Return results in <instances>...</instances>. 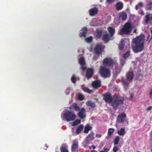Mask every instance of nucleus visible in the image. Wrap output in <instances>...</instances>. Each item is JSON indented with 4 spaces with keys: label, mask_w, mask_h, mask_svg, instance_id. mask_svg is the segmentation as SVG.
<instances>
[{
    "label": "nucleus",
    "mask_w": 152,
    "mask_h": 152,
    "mask_svg": "<svg viewBox=\"0 0 152 152\" xmlns=\"http://www.w3.org/2000/svg\"><path fill=\"white\" fill-rule=\"evenodd\" d=\"M79 62L81 65H85V62L84 58L82 57L80 58L79 60Z\"/></svg>",
    "instance_id": "obj_33"
},
{
    "label": "nucleus",
    "mask_w": 152,
    "mask_h": 152,
    "mask_svg": "<svg viewBox=\"0 0 152 152\" xmlns=\"http://www.w3.org/2000/svg\"><path fill=\"white\" fill-rule=\"evenodd\" d=\"M77 98L79 100L82 101L84 99V97L82 94H79L77 95Z\"/></svg>",
    "instance_id": "obj_38"
},
{
    "label": "nucleus",
    "mask_w": 152,
    "mask_h": 152,
    "mask_svg": "<svg viewBox=\"0 0 152 152\" xmlns=\"http://www.w3.org/2000/svg\"><path fill=\"white\" fill-rule=\"evenodd\" d=\"M99 152H104V151H100Z\"/></svg>",
    "instance_id": "obj_57"
},
{
    "label": "nucleus",
    "mask_w": 152,
    "mask_h": 152,
    "mask_svg": "<svg viewBox=\"0 0 152 152\" xmlns=\"http://www.w3.org/2000/svg\"><path fill=\"white\" fill-rule=\"evenodd\" d=\"M102 34V31L99 30H97L96 32V35L97 38H100Z\"/></svg>",
    "instance_id": "obj_35"
},
{
    "label": "nucleus",
    "mask_w": 152,
    "mask_h": 152,
    "mask_svg": "<svg viewBox=\"0 0 152 152\" xmlns=\"http://www.w3.org/2000/svg\"><path fill=\"white\" fill-rule=\"evenodd\" d=\"M110 37L108 34H104L102 37L103 40L105 42H107L109 40V37Z\"/></svg>",
    "instance_id": "obj_23"
},
{
    "label": "nucleus",
    "mask_w": 152,
    "mask_h": 152,
    "mask_svg": "<svg viewBox=\"0 0 152 152\" xmlns=\"http://www.w3.org/2000/svg\"><path fill=\"white\" fill-rule=\"evenodd\" d=\"M62 118L68 122L72 121L75 119L76 115L74 111L68 110L63 114Z\"/></svg>",
    "instance_id": "obj_3"
},
{
    "label": "nucleus",
    "mask_w": 152,
    "mask_h": 152,
    "mask_svg": "<svg viewBox=\"0 0 152 152\" xmlns=\"http://www.w3.org/2000/svg\"><path fill=\"white\" fill-rule=\"evenodd\" d=\"M107 1L108 2H113L115 0H107Z\"/></svg>",
    "instance_id": "obj_49"
},
{
    "label": "nucleus",
    "mask_w": 152,
    "mask_h": 152,
    "mask_svg": "<svg viewBox=\"0 0 152 152\" xmlns=\"http://www.w3.org/2000/svg\"><path fill=\"white\" fill-rule=\"evenodd\" d=\"M114 131V129L112 128H109L108 131V136L109 137L112 135Z\"/></svg>",
    "instance_id": "obj_34"
},
{
    "label": "nucleus",
    "mask_w": 152,
    "mask_h": 152,
    "mask_svg": "<svg viewBox=\"0 0 152 152\" xmlns=\"http://www.w3.org/2000/svg\"><path fill=\"white\" fill-rule=\"evenodd\" d=\"M86 110L84 107L82 108L78 113L77 115L78 117L81 119L85 118L86 115L85 114Z\"/></svg>",
    "instance_id": "obj_11"
},
{
    "label": "nucleus",
    "mask_w": 152,
    "mask_h": 152,
    "mask_svg": "<svg viewBox=\"0 0 152 152\" xmlns=\"http://www.w3.org/2000/svg\"><path fill=\"white\" fill-rule=\"evenodd\" d=\"M118 149V148L116 146H114L113 148V152H117Z\"/></svg>",
    "instance_id": "obj_43"
},
{
    "label": "nucleus",
    "mask_w": 152,
    "mask_h": 152,
    "mask_svg": "<svg viewBox=\"0 0 152 152\" xmlns=\"http://www.w3.org/2000/svg\"><path fill=\"white\" fill-rule=\"evenodd\" d=\"M91 85L93 88L95 89L99 88L101 86V82L100 80H96L91 83Z\"/></svg>",
    "instance_id": "obj_10"
},
{
    "label": "nucleus",
    "mask_w": 152,
    "mask_h": 152,
    "mask_svg": "<svg viewBox=\"0 0 152 152\" xmlns=\"http://www.w3.org/2000/svg\"><path fill=\"white\" fill-rule=\"evenodd\" d=\"M115 7L116 10H121L123 7V4L121 2H119L116 4Z\"/></svg>",
    "instance_id": "obj_18"
},
{
    "label": "nucleus",
    "mask_w": 152,
    "mask_h": 152,
    "mask_svg": "<svg viewBox=\"0 0 152 152\" xmlns=\"http://www.w3.org/2000/svg\"><path fill=\"white\" fill-rule=\"evenodd\" d=\"M151 34H152V29L151 30Z\"/></svg>",
    "instance_id": "obj_56"
},
{
    "label": "nucleus",
    "mask_w": 152,
    "mask_h": 152,
    "mask_svg": "<svg viewBox=\"0 0 152 152\" xmlns=\"http://www.w3.org/2000/svg\"><path fill=\"white\" fill-rule=\"evenodd\" d=\"M84 92L91 94L92 93V90L88 88H86L83 89Z\"/></svg>",
    "instance_id": "obj_39"
},
{
    "label": "nucleus",
    "mask_w": 152,
    "mask_h": 152,
    "mask_svg": "<svg viewBox=\"0 0 152 152\" xmlns=\"http://www.w3.org/2000/svg\"><path fill=\"white\" fill-rule=\"evenodd\" d=\"M103 99L105 102L109 103H110L113 99V96H112L111 94L109 92L103 94Z\"/></svg>",
    "instance_id": "obj_7"
},
{
    "label": "nucleus",
    "mask_w": 152,
    "mask_h": 152,
    "mask_svg": "<svg viewBox=\"0 0 152 152\" xmlns=\"http://www.w3.org/2000/svg\"><path fill=\"white\" fill-rule=\"evenodd\" d=\"M115 61L111 57H107L103 61V64L105 67L112 68L115 64Z\"/></svg>",
    "instance_id": "obj_5"
},
{
    "label": "nucleus",
    "mask_w": 152,
    "mask_h": 152,
    "mask_svg": "<svg viewBox=\"0 0 152 152\" xmlns=\"http://www.w3.org/2000/svg\"><path fill=\"white\" fill-rule=\"evenodd\" d=\"M107 30L110 33V37H112L114 35L115 33V29L110 26H109L107 28Z\"/></svg>",
    "instance_id": "obj_20"
},
{
    "label": "nucleus",
    "mask_w": 152,
    "mask_h": 152,
    "mask_svg": "<svg viewBox=\"0 0 152 152\" xmlns=\"http://www.w3.org/2000/svg\"><path fill=\"white\" fill-rule=\"evenodd\" d=\"M99 72L101 76L104 78L109 77L110 75V70L104 66L101 67Z\"/></svg>",
    "instance_id": "obj_6"
},
{
    "label": "nucleus",
    "mask_w": 152,
    "mask_h": 152,
    "mask_svg": "<svg viewBox=\"0 0 152 152\" xmlns=\"http://www.w3.org/2000/svg\"><path fill=\"white\" fill-rule=\"evenodd\" d=\"M126 114L123 113L119 115L117 118V122L118 123H124L125 119L126 117Z\"/></svg>",
    "instance_id": "obj_9"
},
{
    "label": "nucleus",
    "mask_w": 152,
    "mask_h": 152,
    "mask_svg": "<svg viewBox=\"0 0 152 152\" xmlns=\"http://www.w3.org/2000/svg\"><path fill=\"white\" fill-rule=\"evenodd\" d=\"M60 151L61 152H69L67 149V146L65 145H63L61 146Z\"/></svg>",
    "instance_id": "obj_30"
},
{
    "label": "nucleus",
    "mask_w": 152,
    "mask_h": 152,
    "mask_svg": "<svg viewBox=\"0 0 152 152\" xmlns=\"http://www.w3.org/2000/svg\"><path fill=\"white\" fill-rule=\"evenodd\" d=\"M94 73V71L92 68H89L86 71V77L88 79L91 77Z\"/></svg>",
    "instance_id": "obj_13"
},
{
    "label": "nucleus",
    "mask_w": 152,
    "mask_h": 152,
    "mask_svg": "<svg viewBox=\"0 0 152 152\" xmlns=\"http://www.w3.org/2000/svg\"><path fill=\"white\" fill-rule=\"evenodd\" d=\"M96 137L97 138H100L102 137V135L99 134H96Z\"/></svg>",
    "instance_id": "obj_48"
},
{
    "label": "nucleus",
    "mask_w": 152,
    "mask_h": 152,
    "mask_svg": "<svg viewBox=\"0 0 152 152\" xmlns=\"http://www.w3.org/2000/svg\"><path fill=\"white\" fill-rule=\"evenodd\" d=\"M127 80L122 78L121 79V82L125 90H127L128 89L127 88L129 86V82Z\"/></svg>",
    "instance_id": "obj_17"
},
{
    "label": "nucleus",
    "mask_w": 152,
    "mask_h": 152,
    "mask_svg": "<svg viewBox=\"0 0 152 152\" xmlns=\"http://www.w3.org/2000/svg\"><path fill=\"white\" fill-rule=\"evenodd\" d=\"M143 6V3L142 2H140L137 4L135 7V9L137 10L139 9V7H142Z\"/></svg>",
    "instance_id": "obj_37"
},
{
    "label": "nucleus",
    "mask_w": 152,
    "mask_h": 152,
    "mask_svg": "<svg viewBox=\"0 0 152 152\" xmlns=\"http://www.w3.org/2000/svg\"><path fill=\"white\" fill-rule=\"evenodd\" d=\"M120 138L119 136L115 137L114 140V144L115 145H117L118 144L120 141Z\"/></svg>",
    "instance_id": "obj_32"
},
{
    "label": "nucleus",
    "mask_w": 152,
    "mask_h": 152,
    "mask_svg": "<svg viewBox=\"0 0 152 152\" xmlns=\"http://www.w3.org/2000/svg\"><path fill=\"white\" fill-rule=\"evenodd\" d=\"M86 104L88 106H90L93 107H95V103L92 102L91 101H88L86 102Z\"/></svg>",
    "instance_id": "obj_29"
},
{
    "label": "nucleus",
    "mask_w": 152,
    "mask_h": 152,
    "mask_svg": "<svg viewBox=\"0 0 152 152\" xmlns=\"http://www.w3.org/2000/svg\"><path fill=\"white\" fill-rule=\"evenodd\" d=\"M144 35H141L133 39L132 48L133 51L137 53L142 51L144 49Z\"/></svg>",
    "instance_id": "obj_1"
},
{
    "label": "nucleus",
    "mask_w": 152,
    "mask_h": 152,
    "mask_svg": "<svg viewBox=\"0 0 152 152\" xmlns=\"http://www.w3.org/2000/svg\"><path fill=\"white\" fill-rule=\"evenodd\" d=\"M78 147V142L77 141L74 140L73 141L72 145L71 147L72 152H75L77 151Z\"/></svg>",
    "instance_id": "obj_12"
},
{
    "label": "nucleus",
    "mask_w": 152,
    "mask_h": 152,
    "mask_svg": "<svg viewBox=\"0 0 152 152\" xmlns=\"http://www.w3.org/2000/svg\"><path fill=\"white\" fill-rule=\"evenodd\" d=\"M152 21V14L149 13H147L145 16V22L147 24L149 22Z\"/></svg>",
    "instance_id": "obj_15"
},
{
    "label": "nucleus",
    "mask_w": 152,
    "mask_h": 152,
    "mask_svg": "<svg viewBox=\"0 0 152 152\" xmlns=\"http://www.w3.org/2000/svg\"><path fill=\"white\" fill-rule=\"evenodd\" d=\"M134 74L132 71H129L126 75V78L129 81L132 80L133 78Z\"/></svg>",
    "instance_id": "obj_16"
},
{
    "label": "nucleus",
    "mask_w": 152,
    "mask_h": 152,
    "mask_svg": "<svg viewBox=\"0 0 152 152\" xmlns=\"http://www.w3.org/2000/svg\"><path fill=\"white\" fill-rule=\"evenodd\" d=\"M100 1L101 2H102V0H100Z\"/></svg>",
    "instance_id": "obj_58"
},
{
    "label": "nucleus",
    "mask_w": 152,
    "mask_h": 152,
    "mask_svg": "<svg viewBox=\"0 0 152 152\" xmlns=\"http://www.w3.org/2000/svg\"><path fill=\"white\" fill-rule=\"evenodd\" d=\"M91 128V127L88 125H86L85 126L84 132L85 133H88L89 130H90Z\"/></svg>",
    "instance_id": "obj_31"
},
{
    "label": "nucleus",
    "mask_w": 152,
    "mask_h": 152,
    "mask_svg": "<svg viewBox=\"0 0 152 152\" xmlns=\"http://www.w3.org/2000/svg\"><path fill=\"white\" fill-rule=\"evenodd\" d=\"M150 97H152V90H151L150 92Z\"/></svg>",
    "instance_id": "obj_50"
},
{
    "label": "nucleus",
    "mask_w": 152,
    "mask_h": 152,
    "mask_svg": "<svg viewBox=\"0 0 152 152\" xmlns=\"http://www.w3.org/2000/svg\"><path fill=\"white\" fill-rule=\"evenodd\" d=\"M91 146L93 148V149H94L96 148L95 146L94 145H91Z\"/></svg>",
    "instance_id": "obj_52"
},
{
    "label": "nucleus",
    "mask_w": 152,
    "mask_h": 152,
    "mask_svg": "<svg viewBox=\"0 0 152 152\" xmlns=\"http://www.w3.org/2000/svg\"><path fill=\"white\" fill-rule=\"evenodd\" d=\"M72 107L74 110L78 112L81 109L76 103H74L72 104Z\"/></svg>",
    "instance_id": "obj_25"
},
{
    "label": "nucleus",
    "mask_w": 152,
    "mask_h": 152,
    "mask_svg": "<svg viewBox=\"0 0 152 152\" xmlns=\"http://www.w3.org/2000/svg\"><path fill=\"white\" fill-rule=\"evenodd\" d=\"M152 40V35L151 36V37H150V39H149V42H150Z\"/></svg>",
    "instance_id": "obj_54"
},
{
    "label": "nucleus",
    "mask_w": 152,
    "mask_h": 152,
    "mask_svg": "<svg viewBox=\"0 0 152 152\" xmlns=\"http://www.w3.org/2000/svg\"><path fill=\"white\" fill-rule=\"evenodd\" d=\"M138 13L140 14L141 15H144V11L142 10L141 9H140L138 11Z\"/></svg>",
    "instance_id": "obj_44"
},
{
    "label": "nucleus",
    "mask_w": 152,
    "mask_h": 152,
    "mask_svg": "<svg viewBox=\"0 0 152 152\" xmlns=\"http://www.w3.org/2000/svg\"><path fill=\"white\" fill-rule=\"evenodd\" d=\"M104 151H104V152H107L109 150V149L108 148H105V147L104 148Z\"/></svg>",
    "instance_id": "obj_47"
},
{
    "label": "nucleus",
    "mask_w": 152,
    "mask_h": 152,
    "mask_svg": "<svg viewBox=\"0 0 152 152\" xmlns=\"http://www.w3.org/2000/svg\"><path fill=\"white\" fill-rule=\"evenodd\" d=\"M81 122V121L80 120L77 119L74 121L73 123V126H76L80 124Z\"/></svg>",
    "instance_id": "obj_40"
},
{
    "label": "nucleus",
    "mask_w": 152,
    "mask_h": 152,
    "mask_svg": "<svg viewBox=\"0 0 152 152\" xmlns=\"http://www.w3.org/2000/svg\"><path fill=\"white\" fill-rule=\"evenodd\" d=\"M134 97V94H131L130 96V98L132 99Z\"/></svg>",
    "instance_id": "obj_51"
},
{
    "label": "nucleus",
    "mask_w": 152,
    "mask_h": 152,
    "mask_svg": "<svg viewBox=\"0 0 152 152\" xmlns=\"http://www.w3.org/2000/svg\"><path fill=\"white\" fill-rule=\"evenodd\" d=\"M125 43L124 40L121 39V41L120 44L118 45V49L121 50H123L124 48Z\"/></svg>",
    "instance_id": "obj_22"
},
{
    "label": "nucleus",
    "mask_w": 152,
    "mask_h": 152,
    "mask_svg": "<svg viewBox=\"0 0 152 152\" xmlns=\"http://www.w3.org/2000/svg\"><path fill=\"white\" fill-rule=\"evenodd\" d=\"M133 33H137V29H135L134 30Z\"/></svg>",
    "instance_id": "obj_53"
},
{
    "label": "nucleus",
    "mask_w": 152,
    "mask_h": 152,
    "mask_svg": "<svg viewBox=\"0 0 152 152\" xmlns=\"http://www.w3.org/2000/svg\"><path fill=\"white\" fill-rule=\"evenodd\" d=\"M94 139V133L93 132L90 133L86 137V140L88 141L93 140Z\"/></svg>",
    "instance_id": "obj_24"
},
{
    "label": "nucleus",
    "mask_w": 152,
    "mask_h": 152,
    "mask_svg": "<svg viewBox=\"0 0 152 152\" xmlns=\"http://www.w3.org/2000/svg\"><path fill=\"white\" fill-rule=\"evenodd\" d=\"M91 152H97V151L96 150H92Z\"/></svg>",
    "instance_id": "obj_55"
},
{
    "label": "nucleus",
    "mask_w": 152,
    "mask_h": 152,
    "mask_svg": "<svg viewBox=\"0 0 152 152\" xmlns=\"http://www.w3.org/2000/svg\"><path fill=\"white\" fill-rule=\"evenodd\" d=\"M92 38L91 37H89L88 38H86V41L88 42H92Z\"/></svg>",
    "instance_id": "obj_42"
},
{
    "label": "nucleus",
    "mask_w": 152,
    "mask_h": 152,
    "mask_svg": "<svg viewBox=\"0 0 152 152\" xmlns=\"http://www.w3.org/2000/svg\"><path fill=\"white\" fill-rule=\"evenodd\" d=\"M105 47L101 45H96L94 48V53L96 54L99 55L101 54Z\"/></svg>",
    "instance_id": "obj_8"
},
{
    "label": "nucleus",
    "mask_w": 152,
    "mask_h": 152,
    "mask_svg": "<svg viewBox=\"0 0 152 152\" xmlns=\"http://www.w3.org/2000/svg\"><path fill=\"white\" fill-rule=\"evenodd\" d=\"M137 152H140L139 151H137Z\"/></svg>",
    "instance_id": "obj_59"
},
{
    "label": "nucleus",
    "mask_w": 152,
    "mask_h": 152,
    "mask_svg": "<svg viewBox=\"0 0 152 152\" xmlns=\"http://www.w3.org/2000/svg\"><path fill=\"white\" fill-rule=\"evenodd\" d=\"M83 126L82 125L78 126L76 129V133L77 134L80 133L83 129Z\"/></svg>",
    "instance_id": "obj_26"
},
{
    "label": "nucleus",
    "mask_w": 152,
    "mask_h": 152,
    "mask_svg": "<svg viewBox=\"0 0 152 152\" xmlns=\"http://www.w3.org/2000/svg\"><path fill=\"white\" fill-rule=\"evenodd\" d=\"M151 150L152 151V149H151Z\"/></svg>",
    "instance_id": "obj_60"
},
{
    "label": "nucleus",
    "mask_w": 152,
    "mask_h": 152,
    "mask_svg": "<svg viewBox=\"0 0 152 152\" xmlns=\"http://www.w3.org/2000/svg\"><path fill=\"white\" fill-rule=\"evenodd\" d=\"M124 100V98L122 97L113 96L112 101L110 103L111 105L114 110H115L119 106L123 104Z\"/></svg>",
    "instance_id": "obj_2"
},
{
    "label": "nucleus",
    "mask_w": 152,
    "mask_h": 152,
    "mask_svg": "<svg viewBox=\"0 0 152 152\" xmlns=\"http://www.w3.org/2000/svg\"><path fill=\"white\" fill-rule=\"evenodd\" d=\"M130 52L131 51L130 50H128L127 52H126L122 55V57L124 59L126 58L130 55Z\"/></svg>",
    "instance_id": "obj_27"
},
{
    "label": "nucleus",
    "mask_w": 152,
    "mask_h": 152,
    "mask_svg": "<svg viewBox=\"0 0 152 152\" xmlns=\"http://www.w3.org/2000/svg\"><path fill=\"white\" fill-rule=\"evenodd\" d=\"M152 108V106H150L149 107H148L147 109H146V110L148 111H149L151 110V109Z\"/></svg>",
    "instance_id": "obj_46"
},
{
    "label": "nucleus",
    "mask_w": 152,
    "mask_h": 152,
    "mask_svg": "<svg viewBox=\"0 0 152 152\" xmlns=\"http://www.w3.org/2000/svg\"><path fill=\"white\" fill-rule=\"evenodd\" d=\"M127 15L126 14L125 12H122L120 16L122 20H124L127 18Z\"/></svg>",
    "instance_id": "obj_28"
},
{
    "label": "nucleus",
    "mask_w": 152,
    "mask_h": 152,
    "mask_svg": "<svg viewBox=\"0 0 152 152\" xmlns=\"http://www.w3.org/2000/svg\"><path fill=\"white\" fill-rule=\"evenodd\" d=\"M132 27L130 23L127 22L124 25L123 27L118 30L119 34L121 35L124 34H127L132 31Z\"/></svg>",
    "instance_id": "obj_4"
},
{
    "label": "nucleus",
    "mask_w": 152,
    "mask_h": 152,
    "mask_svg": "<svg viewBox=\"0 0 152 152\" xmlns=\"http://www.w3.org/2000/svg\"><path fill=\"white\" fill-rule=\"evenodd\" d=\"M84 65H81V66L80 67V69L83 71L86 70L87 68L86 67L84 66Z\"/></svg>",
    "instance_id": "obj_45"
},
{
    "label": "nucleus",
    "mask_w": 152,
    "mask_h": 152,
    "mask_svg": "<svg viewBox=\"0 0 152 152\" xmlns=\"http://www.w3.org/2000/svg\"><path fill=\"white\" fill-rule=\"evenodd\" d=\"M152 5V2L149 1L146 5L147 7L146 9L147 10H151V6Z\"/></svg>",
    "instance_id": "obj_36"
},
{
    "label": "nucleus",
    "mask_w": 152,
    "mask_h": 152,
    "mask_svg": "<svg viewBox=\"0 0 152 152\" xmlns=\"http://www.w3.org/2000/svg\"><path fill=\"white\" fill-rule=\"evenodd\" d=\"M88 30L87 28L86 27L83 28L80 31V35L81 37H85L86 33Z\"/></svg>",
    "instance_id": "obj_19"
},
{
    "label": "nucleus",
    "mask_w": 152,
    "mask_h": 152,
    "mask_svg": "<svg viewBox=\"0 0 152 152\" xmlns=\"http://www.w3.org/2000/svg\"><path fill=\"white\" fill-rule=\"evenodd\" d=\"M117 133L120 136H123L125 134L126 132L124 128H122L120 130L117 131Z\"/></svg>",
    "instance_id": "obj_21"
},
{
    "label": "nucleus",
    "mask_w": 152,
    "mask_h": 152,
    "mask_svg": "<svg viewBox=\"0 0 152 152\" xmlns=\"http://www.w3.org/2000/svg\"><path fill=\"white\" fill-rule=\"evenodd\" d=\"M75 75H73L71 78V81L74 83H76L77 80L76 78L75 77Z\"/></svg>",
    "instance_id": "obj_41"
},
{
    "label": "nucleus",
    "mask_w": 152,
    "mask_h": 152,
    "mask_svg": "<svg viewBox=\"0 0 152 152\" xmlns=\"http://www.w3.org/2000/svg\"><path fill=\"white\" fill-rule=\"evenodd\" d=\"M89 12L90 15L91 16H93L97 14L98 10L96 7H94L90 9Z\"/></svg>",
    "instance_id": "obj_14"
}]
</instances>
